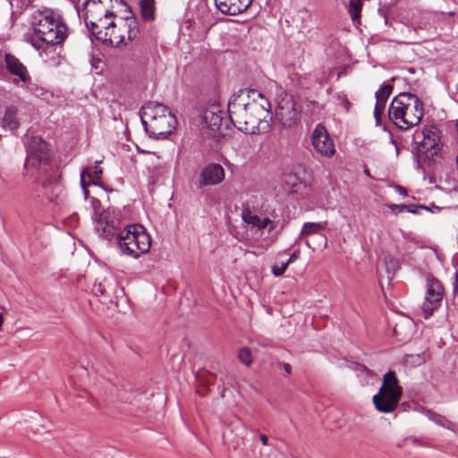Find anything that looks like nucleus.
Returning <instances> with one entry per match:
<instances>
[{"label":"nucleus","mask_w":458,"mask_h":458,"mask_svg":"<svg viewBox=\"0 0 458 458\" xmlns=\"http://www.w3.org/2000/svg\"><path fill=\"white\" fill-rule=\"evenodd\" d=\"M253 0H214L216 7L224 14L236 15L248 9Z\"/></svg>","instance_id":"15"},{"label":"nucleus","mask_w":458,"mask_h":458,"mask_svg":"<svg viewBox=\"0 0 458 458\" xmlns=\"http://www.w3.org/2000/svg\"><path fill=\"white\" fill-rule=\"evenodd\" d=\"M325 226L326 223L306 222L302 225L298 240H301V238L305 235L318 233L319 231L323 230Z\"/></svg>","instance_id":"24"},{"label":"nucleus","mask_w":458,"mask_h":458,"mask_svg":"<svg viewBox=\"0 0 458 458\" xmlns=\"http://www.w3.org/2000/svg\"><path fill=\"white\" fill-rule=\"evenodd\" d=\"M287 265H285V262L284 263H282L280 266L279 265H274L272 267V273L275 276H282L284 271L286 270L287 268Z\"/></svg>","instance_id":"31"},{"label":"nucleus","mask_w":458,"mask_h":458,"mask_svg":"<svg viewBox=\"0 0 458 458\" xmlns=\"http://www.w3.org/2000/svg\"><path fill=\"white\" fill-rule=\"evenodd\" d=\"M412 442H413V444H415V445H420V441L418 438H413V439H412Z\"/></svg>","instance_id":"42"},{"label":"nucleus","mask_w":458,"mask_h":458,"mask_svg":"<svg viewBox=\"0 0 458 458\" xmlns=\"http://www.w3.org/2000/svg\"><path fill=\"white\" fill-rule=\"evenodd\" d=\"M311 145L319 156L330 158L335 154V146L327 130L322 123H318L311 132Z\"/></svg>","instance_id":"11"},{"label":"nucleus","mask_w":458,"mask_h":458,"mask_svg":"<svg viewBox=\"0 0 458 458\" xmlns=\"http://www.w3.org/2000/svg\"><path fill=\"white\" fill-rule=\"evenodd\" d=\"M238 358L246 366H250L252 362L251 354L248 348H241L238 352Z\"/></svg>","instance_id":"27"},{"label":"nucleus","mask_w":458,"mask_h":458,"mask_svg":"<svg viewBox=\"0 0 458 458\" xmlns=\"http://www.w3.org/2000/svg\"><path fill=\"white\" fill-rule=\"evenodd\" d=\"M75 6L80 0H70ZM105 0H83L84 11L86 17L84 21L88 30L93 34L95 38L108 45L120 46L123 44L124 38L116 35L114 32L115 22L108 21L114 16L112 11L103 9L101 4Z\"/></svg>","instance_id":"4"},{"label":"nucleus","mask_w":458,"mask_h":458,"mask_svg":"<svg viewBox=\"0 0 458 458\" xmlns=\"http://www.w3.org/2000/svg\"><path fill=\"white\" fill-rule=\"evenodd\" d=\"M177 124L175 115L170 111L151 122V127L157 134H170Z\"/></svg>","instance_id":"18"},{"label":"nucleus","mask_w":458,"mask_h":458,"mask_svg":"<svg viewBox=\"0 0 458 458\" xmlns=\"http://www.w3.org/2000/svg\"><path fill=\"white\" fill-rule=\"evenodd\" d=\"M27 159L25 165H47L51 158L48 144L40 136H31L25 143Z\"/></svg>","instance_id":"8"},{"label":"nucleus","mask_w":458,"mask_h":458,"mask_svg":"<svg viewBox=\"0 0 458 458\" xmlns=\"http://www.w3.org/2000/svg\"><path fill=\"white\" fill-rule=\"evenodd\" d=\"M297 259H298V253L293 252V254H291L288 260L285 262V265L289 266L290 264L293 263Z\"/></svg>","instance_id":"34"},{"label":"nucleus","mask_w":458,"mask_h":458,"mask_svg":"<svg viewBox=\"0 0 458 458\" xmlns=\"http://www.w3.org/2000/svg\"><path fill=\"white\" fill-rule=\"evenodd\" d=\"M92 220L98 235L117 247L123 255L138 259L149 251L151 238L145 227L140 224L123 225L120 211L95 208Z\"/></svg>","instance_id":"1"},{"label":"nucleus","mask_w":458,"mask_h":458,"mask_svg":"<svg viewBox=\"0 0 458 458\" xmlns=\"http://www.w3.org/2000/svg\"><path fill=\"white\" fill-rule=\"evenodd\" d=\"M444 289L440 282L433 277L427 278V292L422 304V312L428 319L438 309L443 300Z\"/></svg>","instance_id":"10"},{"label":"nucleus","mask_w":458,"mask_h":458,"mask_svg":"<svg viewBox=\"0 0 458 458\" xmlns=\"http://www.w3.org/2000/svg\"><path fill=\"white\" fill-rule=\"evenodd\" d=\"M412 141L416 144L417 151L424 154L425 158H430L434 164L442 158L443 146L437 128L415 131L412 135Z\"/></svg>","instance_id":"7"},{"label":"nucleus","mask_w":458,"mask_h":458,"mask_svg":"<svg viewBox=\"0 0 458 458\" xmlns=\"http://www.w3.org/2000/svg\"><path fill=\"white\" fill-rule=\"evenodd\" d=\"M168 112H170L168 107L158 102H149L144 106L142 107L141 123L145 130L148 131V120L152 122Z\"/></svg>","instance_id":"17"},{"label":"nucleus","mask_w":458,"mask_h":458,"mask_svg":"<svg viewBox=\"0 0 458 458\" xmlns=\"http://www.w3.org/2000/svg\"><path fill=\"white\" fill-rule=\"evenodd\" d=\"M408 212H411V213H416L415 210H411V209H408Z\"/></svg>","instance_id":"43"},{"label":"nucleus","mask_w":458,"mask_h":458,"mask_svg":"<svg viewBox=\"0 0 458 458\" xmlns=\"http://www.w3.org/2000/svg\"><path fill=\"white\" fill-rule=\"evenodd\" d=\"M419 412L422 413L423 415H425L429 420H431L432 422H434L435 424L442 427V428H445L446 429H449L453 432H456V426L455 424L449 420L447 418H445V416L439 414V413H437L431 410H428L425 407H422V406H420L416 409Z\"/></svg>","instance_id":"19"},{"label":"nucleus","mask_w":458,"mask_h":458,"mask_svg":"<svg viewBox=\"0 0 458 458\" xmlns=\"http://www.w3.org/2000/svg\"><path fill=\"white\" fill-rule=\"evenodd\" d=\"M82 190H83V194H84L85 199H88V197H89V191H88L87 187L82 188Z\"/></svg>","instance_id":"40"},{"label":"nucleus","mask_w":458,"mask_h":458,"mask_svg":"<svg viewBox=\"0 0 458 458\" xmlns=\"http://www.w3.org/2000/svg\"><path fill=\"white\" fill-rule=\"evenodd\" d=\"M362 0H347L345 6L353 22L360 23V13L362 9Z\"/></svg>","instance_id":"22"},{"label":"nucleus","mask_w":458,"mask_h":458,"mask_svg":"<svg viewBox=\"0 0 458 458\" xmlns=\"http://www.w3.org/2000/svg\"><path fill=\"white\" fill-rule=\"evenodd\" d=\"M393 89L394 88L390 83L384 82L375 94L376 104L374 107V117L377 126L381 124L380 117L385 111L386 101L389 96L392 94Z\"/></svg>","instance_id":"14"},{"label":"nucleus","mask_w":458,"mask_h":458,"mask_svg":"<svg viewBox=\"0 0 458 458\" xmlns=\"http://www.w3.org/2000/svg\"><path fill=\"white\" fill-rule=\"evenodd\" d=\"M259 439H260V442L262 443V445H267L268 439L266 435H260Z\"/></svg>","instance_id":"38"},{"label":"nucleus","mask_w":458,"mask_h":458,"mask_svg":"<svg viewBox=\"0 0 458 458\" xmlns=\"http://www.w3.org/2000/svg\"><path fill=\"white\" fill-rule=\"evenodd\" d=\"M301 111L292 95L284 93L277 101L276 115L284 127H292L300 120Z\"/></svg>","instance_id":"9"},{"label":"nucleus","mask_w":458,"mask_h":458,"mask_svg":"<svg viewBox=\"0 0 458 458\" xmlns=\"http://www.w3.org/2000/svg\"><path fill=\"white\" fill-rule=\"evenodd\" d=\"M403 362L410 367H418L425 362L424 352L415 354H406L403 357Z\"/></svg>","instance_id":"26"},{"label":"nucleus","mask_w":458,"mask_h":458,"mask_svg":"<svg viewBox=\"0 0 458 458\" xmlns=\"http://www.w3.org/2000/svg\"><path fill=\"white\" fill-rule=\"evenodd\" d=\"M403 394L394 371H388L383 377L379 391L373 396L375 408L383 413L393 412L398 406Z\"/></svg>","instance_id":"6"},{"label":"nucleus","mask_w":458,"mask_h":458,"mask_svg":"<svg viewBox=\"0 0 458 458\" xmlns=\"http://www.w3.org/2000/svg\"><path fill=\"white\" fill-rule=\"evenodd\" d=\"M89 174H91V178H89V180H98L102 176L103 170L98 165H95L94 167L91 168V170H89Z\"/></svg>","instance_id":"32"},{"label":"nucleus","mask_w":458,"mask_h":458,"mask_svg":"<svg viewBox=\"0 0 458 458\" xmlns=\"http://www.w3.org/2000/svg\"><path fill=\"white\" fill-rule=\"evenodd\" d=\"M396 190H397V191H398L400 194H402V195H404V196H405V195L407 194L406 189H405V188H403V187H402V186H400V185H397V186H396Z\"/></svg>","instance_id":"37"},{"label":"nucleus","mask_w":458,"mask_h":458,"mask_svg":"<svg viewBox=\"0 0 458 458\" xmlns=\"http://www.w3.org/2000/svg\"><path fill=\"white\" fill-rule=\"evenodd\" d=\"M410 27L415 31L418 32L421 30H426L427 22L423 21V19H420V21L412 20L411 21Z\"/></svg>","instance_id":"29"},{"label":"nucleus","mask_w":458,"mask_h":458,"mask_svg":"<svg viewBox=\"0 0 458 458\" xmlns=\"http://www.w3.org/2000/svg\"><path fill=\"white\" fill-rule=\"evenodd\" d=\"M32 28L38 38L46 47L40 52L46 63L51 66L60 64L62 43L67 37V27L62 18L52 11L34 15Z\"/></svg>","instance_id":"3"},{"label":"nucleus","mask_w":458,"mask_h":458,"mask_svg":"<svg viewBox=\"0 0 458 458\" xmlns=\"http://www.w3.org/2000/svg\"><path fill=\"white\" fill-rule=\"evenodd\" d=\"M128 39L133 40L139 32L138 27H137V21L135 20H129L128 21Z\"/></svg>","instance_id":"28"},{"label":"nucleus","mask_w":458,"mask_h":458,"mask_svg":"<svg viewBox=\"0 0 458 458\" xmlns=\"http://www.w3.org/2000/svg\"><path fill=\"white\" fill-rule=\"evenodd\" d=\"M305 243H306V245H307V246H309V247H310V242H309V241H306V242H305Z\"/></svg>","instance_id":"45"},{"label":"nucleus","mask_w":458,"mask_h":458,"mask_svg":"<svg viewBox=\"0 0 458 458\" xmlns=\"http://www.w3.org/2000/svg\"><path fill=\"white\" fill-rule=\"evenodd\" d=\"M4 63L7 71L15 78L13 82L19 85L20 82L27 89H31L32 79L27 70V67L13 55L5 54Z\"/></svg>","instance_id":"12"},{"label":"nucleus","mask_w":458,"mask_h":458,"mask_svg":"<svg viewBox=\"0 0 458 458\" xmlns=\"http://www.w3.org/2000/svg\"><path fill=\"white\" fill-rule=\"evenodd\" d=\"M454 291H458V270L454 273Z\"/></svg>","instance_id":"35"},{"label":"nucleus","mask_w":458,"mask_h":458,"mask_svg":"<svg viewBox=\"0 0 458 458\" xmlns=\"http://www.w3.org/2000/svg\"><path fill=\"white\" fill-rule=\"evenodd\" d=\"M383 17H384L385 21H386V22H387V19H386V15H385V14H383Z\"/></svg>","instance_id":"44"},{"label":"nucleus","mask_w":458,"mask_h":458,"mask_svg":"<svg viewBox=\"0 0 458 458\" xmlns=\"http://www.w3.org/2000/svg\"><path fill=\"white\" fill-rule=\"evenodd\" d=\"M424 115L422 101L414 94L400 93L395 96L388 108V118L401 130L418 125Z\"/></svg>","instance_id":"5"},{"label":"nucleus","mask_w":458,"mask_h":458,"mask_svg":"<svg viewBox=\"0 0 458 458\" xmlns=\"http://www.w3.org/2000/svg\"><path fill=\"white\" fill-rule=\"evenodd\" d=\"M45 195L49 201L55 202L63 193V186L56 182H50L44 184Z\"/></svg>","instance_id":"21"},{"label":"nucleus","mask_w":458,"mask_h":458,"mask_svg":"<svg viewBox=\"0 0 458 458\" xmlns=\"http://www.w3.org/2000/svg\"><path fill=\"white\" fill-rule=\"evenodd\" d=\"M365 174H369V170L368 169L365 170Z\"/></svg>","instance_id":"46"},{"label":"nucleus","mask_w":458,"mask_h":458,"mask_svg":"<svg viewBox=\"0 0 458 458\" xmlns=\"http://www.w3.org/2000/svg\"><path fill=\"white\" fill-rule=\"evenodd\" d=\"M31 45L37 50H40V48H41V46L39 44L36 43L34 40H31Z\"/></svg>","instance_id":"39"},{"label":"nucleus","mask_w":458,"mask_h":458,"mask_svg":"<svg viewBox=\"0 0 458 458\" xmlns=\"http://www.w3.org/2000/svg\"><path fill=\"white\" fill-rule=\"evenodd\" d=\"M394 207L398 208L401 211L407 208L405 205H394Z\"/></svg>","instance_id":"41"},{"label":"nucleus","mask_w":458,"mask_h":458,"mask_svg":"<svg viewBox=\"0 0 458 458\" xmlns=\"http://www.w3.org/2000/svg\"><path fill=\"white\" fill-rule=\"evenodd\" d=\"M199 10L201 12L203 19H206L208 15V4L206 1H201L199 4Z\"/></svg>","instance_id":"33"},{"label":"nucleus","mask_w":458,"mask_h":458,"mask_svg":"<svg viewBox=\"0 0 458 458\" xmlns=\"http://www.w3.org/2000/svg\"><path fill=\"white\" fill-rule=\"evenodd\" d=\"M3 127L5 130L14 131L20 125V118L18 116L17 107L11 106L5 109L3 120Z\"/></svg>","instance_id":"20"},{"label":"nucleus","mask_w":458,"mask_h":458,"mask_svg":"<svg viewBox=\"0 0 458 458\" xmlns=\"http://www.w3.org/2000/svg\"><path fill=\"white\" fill-rule=\"evenodd\" d=\"M284 370L286 374H291L292 372V366L289 363H284L283 364Z\"/></svg>","instance_id":"36"},{"label":"nucleus","mask_w":458,"mask_h":458,"mask_svg":"<svg viewBox=\"0 0 458 458\" xmlns=\"http://www.w3.org/2000/svg\"><path fill=\"white\" fill-rule=\"evenodd\" d=\"M86 177H88L89 179L91 178V174H89V168H83L82 171L81 172V188L88 187V185L90 183V182H86Z\"/></svg>","instance_id":"30"},{"label":"nucleus","mask_w":458,"mask_h":458,"mask_svg":"<svg viewBox=\"0 0 458 458\" xmlns=\"http://www.w3.org/2000/svg\"><path fill=\"white\" fill-rule=\"evenodd\" d=\"M140 13L145 21H151L155 15L154 0H140Z\"/></svg>","instance_id":"25"},{"label":"nucleus","mask_w":458,"mask_h":458,"mask_svg":"<svg viewBox=\"0 0 458 458\" xmlns=\"http://www.w3.org/2000/svg\"><path fill=\"white\" fill-rule=\"evenodd\" d=\"M242 219L247 224L252 225L253 226H256L259 229L266 228L271 223V220L269 218L265 217L261 219L259 216L256 215H251L250 212L248 214L243 213Z\"/></svg>","instance_id":"23"},{"label":"nucleus","mask_w":458,"mask_h":458,"mask_svg":"<svg viewBox=\"0 0 458 458\" xmlns=\"http://www.w3.org/2000/svg\"><path fill=\"white\" fill-rule=\"evenodd\" d=\"M225 175V169L221 165L210 163L200 172L199 187L217 185L224 181Z\"/></svg>","instance_id":"13"},{"label":"nucleus","mask_w":458,"mask_h":458,"mask_svg":"<svg viewBox=\"0 0 458 458\" xmlns=\"http://www.w3.org/2000/svg\"><path fill=\"white\" fill-rule=\"evenodd\" d=\"M201 118L203 124L215 134L222 124V110L219 106L213 105L203 111Z\"/></svg>","instance_id":"16"},{"label":"nucleus","mask_w":458,"mask_h":458,"mask_svg":"<svg viewBox=\"0 0 458 458\" xmlns=\"http://www.w3.org/2000/svg\"><path fill=\"white\" fill-rule=\"evenodd\" d=\"M228 114L239 131L246 134L264 133L270 128L271 104L256 89L242 90L230 98Z\"/></svg>","instance_id":"2"}]
</instances>
